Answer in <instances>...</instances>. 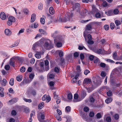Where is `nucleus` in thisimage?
Segmentation results:
<instances>
[{
	"label": "nucleus",
	"instance_id": "1",
	"mask_svg": "<svg viewBox=\"0 0 122 122\" xmlns=\"http://www.w3.org/2000/svg\"><path fill=\"white\" fill-rule=\"evenodd\" d=\"M44 46L46 50H49L53 47V45L51 43H49L48 41H46L45 42Z\"/></svg>",
	"mask_w": 122,
	"mask_h": 122
},
{
	"label": "nucleus",
	"instance_id": "2",
	"mask_svg": "<svg viewBox=\"0 0 122 122\" xmlns=\"http://www.w3.org/2000/svg\"><path fill=\"white\" fill-rule=\"evenodd\" d=\"M77 11L81 15L83 16L86 15V13L87 12V10L86 9H84V10H82V8L80 9H79Z\"/></svg>",
	"mask_w": 122,
	"mask_h": 122
},
{
	"label": "nucleus",
	"instance_id": "3",
	"mask_svg": "<svg viewBox=\"0 0 122 122\" xmlns=\"http://www.w3.org/2000/svg\"><path fill=\"white\" fill-rule=\"evenodd\" d=\"M87 38L88 40L87 41V43L90 45H92L93 44L94 42L92 40V38L91 35L89 34L87 36Z\"/></svg>",
	"mask_w": 122,
	"mask_h": 122
},
{
	"label": "nucleus",
	"instance_id": "4",
	"mask_svg": "<svg viewBox=\"0 0 122 122\" xmlns=\"http://www.w3.org/2000/svg\"><path fill=\"white\" fill-rule=\"evenodd\" d=\"M79 75L78 74H77L75 76V77L73 78L72 80V83H75L77 82V81L79 80L78 77Z\"/></svg>",
	"mask_w": 122,
	"mask_h": 122
},
{
	"label": "nucleus",
	"instance_id": "5",
	"mask_svg": "<svg viewBox=\"0 0 122 122\" xmlns=\"http://www.w3.org/2000/svg\"><path fill=\"white\" fill-rule=\"evenodd\" d=\"M45 116L44 114H41L40 116L38 115L37 116V118L39 120L40 122H43L42 120L44 119Z\"/></svg>",
	"mask_w": 122,
	"mask_h": 122
},
{
	"label": "nucleus",
	"instance_id": "6",
	"mask_svg": "<svg viewBox=\"0 0 122 122\" xmlns=\"http://www.w3.org/2000/svg\"><path fill=\"white\" fill-rule=\"evenodd\" d=\"M0 17L1 19L3 20H5L7 17L5 13L3 12L0 13Z\"/></svg>",
	"mask_w": 122,
	"mask_h": 122
},
{
	"label": "nucleus",
	"instance_id": "7",
	"mask_svg": "<svg viewBox=\"0 0 122 122\" xmlns=\"http://www.w3.org/2000/svg\"><path fill=\"white\" fill-rule=\"evenodd\" d=\"M91 81V79L88 78H85L84 81L83 83L84 84H90Z\"/></svg>",
	"mask_w": 122,
	"mask_h": 122
},
{
	"label": "nucleus",
	"instance_id": "8",
	"mask_svg": "<svg viewBox=\"0 0 122 122\" xmlns=\"http://www.w3.org/2000/svg\"><path fill=\"white\" fill-rule=\"evenodd\" d=\"M5 34L7 36H10L11 34V32L10 30L8 29H5L4 31Z\"/></svg>",
	"mask_w": 122,
	"mask_h": 122
},
{
	"label": "nucleus",
	"instance_id": "9",
	"mask_svg": "<svg viewBox=\"0 0 122 122\" xmlns=\"http://www.w3.org/2000/svg\"><path fill=\"white\" fill-rule=\"evenodd\" d=\"M112 57L113 59L116 60H119V59L118 57L117 53L116 52H115L113 53Z\"/></svg>",
	"mask_w": 122,
	"mask_h": 122
},
{
	"label": "nucleus",
	"instance_id": "10",
	"mask_svg": "<svg viewBox=\"0 0 122 122\" xmlns=\"http://www.w3.org/2000/svg\"><path fill=\"white\" fill-rule=\"evenodd\" d=\"M6 81L5 79H4L3 80L0 81V84L2 86H4L6 85Z\"/></svg>",
	"mask_w": 122,
	"mask_h": 122
},
{
	"label": "nucleus",
	"instance_id": "11",
	"mask_svg": "<svg viewBox=\"0 0 122 122\" xmlns=\"http://www.w3.org/2000/svg\"><path fill=\"white\" fill-rule=\"evenodd\" d=\"M36 19V15L34 14H33L31 15L30 22L33 23L35 20Z\"/></svg>",
	"mask_w": 122,
	"mask_h": 122
},
{
	"label": "nucleus",
	"instance_id": "12",
	"mask_svg": "<svg viewBox=\"0 0 122 122\" xmlns=\"http://www.w3.org/2000/svg\"><path fill=\"white\" fill-rule=\"evenodd\" d=\"M92 25L90 23L89 24L86 25V29L87 30H90L92 29Z\"/></svg>",
	"mask_w": 122,
	"mask_h": 122
},
{
	"label": "nucleus",
	"instance_id": "13",
	"mask_svg": "<svg viewBox=\"0 0 122 122\" xmlns=\"http://www.w3.org/2000/svg\"><path fill=\"white\" fill-rule=\"evenodd\" d=\"M78 95L77 94H75L74 96V99L73 100V102H78L80 101V100H78Z\"/></svg>",
	"mask_w": 122,
	"mask_h": 122
},
{
	"label": "nucleus",
	"instance_id": "14",
	"mask_svg": "<svg viewBox=\"0 0 122 122\" xmlns=\"http://www.w3.org/2000/svg\"><path fill=\"white\" fill-rule=\"evenodd\" d=\"M8 20H9L12 23L15 22V18L12 16H9L8 18Z\"/></svg>",
	"mask_w": 122,
	"mask_h": 122
},
{
	"label": "nucleus",
	"instance_id": "15",
	"mask_svg": "<svg viewBox=\"0 0 122 122\" xmlns=\"http://www.w3.org/2000/svg\"><path fill=\"white\" fill-rule=\"evenodd\" d=\"M40 46V43H39V42H38V41H37L33 45V50H35V48L37 47Z\"/></svg>",
	"mask_w": 122,
	"mask_h": 122
},
{
	"label": "nucleus",
	"instance_id": "16",
	"mask_svg": "<svg viewBox=\"0 0 122 122\" xmlns=\"http://www.w3.org/2000/svg\"><path fill=\"white\" fill-rule=\"evenodd\" d=\"M14 57H13L10 59V61L9 64L10 65H11L13 67L15 66V65L14 63V62L13 60L14 59Z\"/></svg>",
	"mask_w": 122,
	"mask_h": 122
},
{
	"label": "nucleus",
	"instance_id": "17",
	"mask_svg": "<svg viewBox=\"0 0 122 122\" xmlns=\"http://www.w3.org/2000/svg\"><path fill=\"white\" fill-rule=\"evenodd\" d=\"M49 11L51 15H53L54 13V11L52 7H50L49 9Z\"/></svg>",
	"mask_w": 122,
	"mask_h": 122
},
{
	"label": "nucleus",
	"instance_id": "18",
	"mask_svg": "<svg viewBox=\"0 0 122 122\" xmlns=\"http://www.w3.org/2000/svg\"><path fill=\"white\" fill-rule=\"evenodd\" d=\"M59 20L63 22H66L67 21L69 20L68 19H67V18H66V17H65L64 18H60L59 19Z\"/></svg>",
	"mask_w": 122,
	"mask_h": 122
},
{
	"label": "nucleus",
	"instance_id": "19",
	"mask_svg": "<svg viewBox=\"0 0 122 122\" xmlns=\"http://www.w3.org/2000/svg\"><path fill=\"white\" fill-rule=\"evenodd\" d=\"M44 106V103L43 102H42L39 104L38 106L39 109H41Z\"/></svg>",
	"mask_w": 122,
	"mask_h": 122
},
{
	"label": "nucleus",
	"instance_id": "20",
	"mask_svg": "<svg viewBox=\"0 0 122 122\" xmlns=\"http://www.w3.org/2000/svg\"><path fill=\"white\" fill-rule=\"evenodd\" d=\"M44 41L45 40L44 39L41 38L39 41H38V42H39L40 45L41 46L43 44V43L45 42Z\"/></svg>",
	"mask_w": 122,
	"mask_h": 122
},
{
	"label": "nucleus",
	"instance_id": "21",
	"mask_svg": "<svg viewBox=\"0 0 122 122\" xmlns=\"http://www.w3.org/2000/svg\"><path fill=\"white\" fill-rule=\"evenodd\" d=\"M112 100V99L111 98H108L105 100V102L106 103L108 104L111 102Z\"/></svg>",
	"mask_w": 122,
	"mask_h": 122
},
{
	"label": "nucleus",
	"instance_id": "22",
	"mask_svg": "<svg viewBox=\"0 0 122 122\" xmlns=\"http://www.w3.org/2000/svg\"><path fill=\"white\" fill-rule=\"evenodd\" d=\"M48 76H49V78L50 79H53L55 77V75L54 74L50 73L48 74Z\"/></svg>",
	"mask_w": 122,
	"mask_h": 122
},
{
	"label": "nucleus",
	"instance_id": "23",
	"mask_svg": "<svg viewBox=\"0 0 122 122\" xmlns=\"http://www.w3.org/2000/svg\"><path fill=\"white\" fill-rule=\"evenodd\" d=\"M39 32L42 34L43 35H46L47 34V33L46 31L42 29H39Z\"/></svg>",
	"mask_w": 122,
	"mask_h": 122
},
{
	"label": "nucleus",
	"instance_id": "24",
	"mask_svg": "<svg viewBox=\"0 0 122 122\" xmlns=\"http://www.w3.org/2000/svg\"><path fill=\"white\" fill-rule=\"evenodd\" d=\"M58 52H59V55L60 57H62L64 56L63 52L60 50H58Z\"/></svg>",
	"mask_w": 122,
	"mask_h": 122
},
{
	"label": "nucleus",
	"instance_id": "25",
	"mask_svg": "<svg viewBox=\"0 0 122 122\" xmlns=\"http://www.w3.org/2000/svg\"><path fill=\"white\" fill-rule=\"evenodd\" d=\"M16 78L17 80L18 81H20L22 79V76L21 75L18 76L16 77Z\"/></svg>",
	"mask_w": 122,
	"mask_h": 122
},
{
	"label": "nucleus",
	"instance_id": "26",
	"mask_svg": "<svg viewBox=\"0 0 122 122\" xmlns=\"http://www.w3.org/2000/svg\"><path fill=\"white\" fill-rule=\"evenodd\" d=\"M68 15V19L69 20H71L72 17L73 16V14L72 13H71L69 14Z\"/></svg>",
	"mask_w": 122,
	"mask_h": 122
},
{
	"label": "nucleus",
	"instance_id": "27",
	"mask_svg": "<svg viewBox=\"0 0 122 122\" xmlns=\"http://www.w3.org/2000/svg\"><path fill=\"white\" fill-rule=\"evenodd\" d=\"M14 79L13 78H11L9 84L10 85L12 86L14 85Z\"/></svg>",
	"mask_w": 122,
	"mask_h": 122
},
{
	"label": "nucleus",
	"instance_id": "28",
	"mask_svg": "<svg viewBox=\"0 0 122 122\" xmlns=\"http://www.w3.org/2000/svg\"><path fill=\"white\" fill-rule=\"evenodd\" d=\"M94 62L96 64H99L100 61L98 58H97L94 60Z\"/></svg>",
	"mask_w": 122,
	"mask_h": 122
},
{
	"label": "nucleus",
	"instance_id": "29",
	"mask_svg": "<svg viewBox=\"0 0 122 122\" xmlns=\"http://www.w3.org/2000/svg\"><path fill=\"white\" fill-rule=\"evenodd\" d=\"M95 101V99L93 97H91L89 99V101L91 103H94Z\"/></svg>",
	"mask_w": 122,
	"mask_h": 122
},
{
	"label": "nucleus",
	"instance_id": "30",
	"mask_svg": "<svg viewBox=\"0 0 122 122\" xmlns=\"http://www.w3.org/2000/svg\"><path fill=\"white\" fill-rule=\"evenodd\" d=\"M25 70L26 69L25 67L23 66L20 68V71L21 72H24L25 71Z\"/></svg>",
	"mask_w": 122,
	"mask_h": 122
},
{
	"label": "nucleus",
	"instance_id": "31",
	"mask_svg": "<svg viewBox=\"0 0 122 122\" xmlns=\"http://www.w3.org/2000/svg\"><path fill=\"white\" fill-rule=\"evenodd\" d=\"M43 69L44 71H47L49 70V66H45Z\"/></svg>",
	"mask_w": 122,
	"mask_h": 122
},
{
	"label": "nucleus",
	"instance_id": "32",
	"mask_svg": "<svg viewBox=\"0 0 122 122\" xmlns=\"http://www.w3.org/2000/svg\"><path fill=\"white\" fill-rule=\"evenodd\" d=\"M115 22L117 26H118V25L121 24V23L120 21L118 20H116L115 21Z\"/></svg>",
	"mask_w": 122,
	"mask_h": 122
},
{
	"label": "nucleus",
	"instance_id": "33",
	"mask_svg": "<svg viewBox=\"0 0 122 122\" xmlns=\"http://www.w3.org/2000/svg\"><path fill=\"white\" fill-rule=\"evenodd\" d=\"M69 100L72 99V95L71 93H69L68 94L67 96Z\"/></svg>",
	"mask_w": 122,
	"mask_h": 122
},
{
	"label": "nucleus",
	"instance_id": "34",
	"mask_svg": "<svg viewBox=\"0 0 122 122\" xmlns=\"http://www.w3.org/2000/svg\"><path fill=\"white\" fill-rule=\"evenodd\" d=\"M79 52H75L74 54V56L75 58H76L78 57L79 55Z\"/></svg>",
	"mask_w": 122,
	"mask_h": 122
},
{
	"label": "nucleus",
	"instance_id": "35",
	"mask_svg": "<svg viewBox=\"0 0 122 122\" xmlns=\"http://www.w3.org/2000/svg\"><path fill=\"white\" fill-rule=\"evenodd\" d=\"M64 61V59L62 58H60V63L59 64L60 65H62V64L63 63Z\"/></svg>",
	"mask_w": 122,
	"mask_h": 122
},
{
	"label": "nucleus",
	"instance_id": "36",
	"mask_svg": "<svg viewBox=\"0 0 122 122\" xmlns=\"http://www.w3.org/2000/svg\"><path fill=\"white\" fill-rule=\"evenodd\" d=\"M23 99L26 102L30 103L32 102V100L30 99H27L25 98H24Z\"/></svg>",
	"mask_w": 122,
	"mask_h": 122
},
{
	"label": "nucleus",
	"instance_id": "37",
	"mask_svg": "<svg viewBox=\"0 0 122 122\" xmlns=\"http://www.w3.org/2000/svg\"><path fill=\"white\" fill-rule=\"evenodd\" d=\"M102 5L103 7H106L108 5L106 1H103Z\"/></svg>",
	"mask_w": 122,
	"mask_h": 122
},
{
	"label": "nucleus",
	"instance_id": "38",
	"mask_svg": "<svg viewBox=\"0 0 122 122\" xmlns=\"http://www.w3.org/2000/svg\"><path fill=\"white\" fill-rule=\"evenodd\" d=\"M56 45L58 47H61L62 46V43L60 42H58L57 43Z\"/></svg>",
	"mask_w": 122,
	"mask_h": 122
},
{
	"label": "nucleus",
	"instance_id": "39",
	"mask_svg": "<svg viewBox=\"0 0 122 122\" xmlns=\"http://www.w3.org/2000/svg\"><path fill=\"white\" fill-rule=\"evenodd\" d=\"M119 11L118 9H115L113 11V12L114 14L115 15L117 14H118Z\"/></svg>",
	"mask_w": 122,
	"mask_h": 122
},
{
	"label": "nucleus",
	"instance_id": "40",
	"mask_svg": "<svg viewBox=\"0 0 122 122\" xmlns=\"http://www.w3.org/2000/svg\"><path fill=\"white\" fill-rule=\"evenodd\" d=\"M96 17L97 18H100L101 17V15L99 12H97L96 13L95 15Z\"/></svg>",
	"mask_w": 122,
	"mask_h": 122
},
{
	"label": "nucleus",
	"instance_id": "41",
	"mask_svg": "<svg viewBox=\"0 0 122 122\" xmlns=\"http://www.w3.org/2000/svg\"><path fill=\"white\" fill-rule=\"evenodd\" d=\"M110 28L111 29H113L115 27V25L113 23H111L110 25Z\"/></svg>",
	"mask_w": 122,
	"mask_h": 122
},
{
	"label": "nucleus",
	"instance_id": "42",
	"mask_svg": "<svg viewBox=\"0 0 122 122\" xmlns=\"http://www.w3.org/2000/svg\"><path fill=\"white\" fill-rule=\"evenodd\" d=\"M100 66L104 68L106 66V64L104 63L101 62L100 64Z\"/></svg>",
	"mask_w": 122,
	"mask_h": 122
},
{
	"label": "nucleus",
	"instance_id": "43",
	"mask_svg": "<svg viewBox=\"0 0 122 122\" xmlns=\"http://www.w3.org/2000/svg\"><path fill=\"white\" fill-rule=\"evenodd\" d=\"M83 110L85 112H87L89 111V108L88 107H85L84 108Z\"/></svg>",
	"mask_w": 122,
	"mask_h": 122
},
{
	"label": "nucleus",
	"instance_id": "44",
	"mask_svg": "<svg viewBox=\"0 0 122 122\" xmlns=\"http://www.w3.org/2000/svg\"><path fill=\"white\" fill-rule=\"evenodd\" d=\"M40 22L42 24H44L45 22V21L44 19L43 18H41Z\"/></svg>",
	"mask_w": 122,
	"mask_h": 122
},
{
	"label": "nucleus",
	"instance_id": "45",
	"mask_svg": "<svg viewBox=\"0 0 122 122\" xmlns=\"http://www.w3.org/2000/svg\"><path fill=\"white\" fill-rule=\"evenodd\" d=\"M24 29H22L20 30L19 33H18V35H19L21 33H22L24 32Z\"/></svg>",
	"mask_w": 122,
	"mask_h": 122
},
{
	"label": "nucleus",
	"instance_id": "46",
	"mask_svg": "<svg viewBox=\"0 0 122 122\" xmlns=\"http://www.w3.org/2000/svg\"><path fill=\"white\" fill-rule=\"evenodd\" d=\"M104 28L105 30H108L109 28V26L107 25H105L104 26Z\"/></svg>",
	"mask_w": 122,
	"mask_h": 122
},
{
	"label": "nucleus",
	"instance_id": "47",
	"mask_svg": "<svg viewBox=\"0 0 122 122\" xmlns=\"http://www.w3.org/2000/svg\"><path fill=\"white\" fill-rule=\"evenodd\" d=\"M65 109L67 112H69L70 111L71 107L69 106H67L66 107Z\"/></svg>",
	"mask_w": 122,
	"mask_h": 122
},
{
	"label": "nucleus",
	"instance_id": "48",
	"mask_svg": "<svg viewBox=\"0 0 122 122\" xmlns=\"http://www.w3.org/2000/svg\"><path fill=\"white\" fill-rule=\"evenodd\" d=\"M23 12L26 15H27L28 13V9H24Z\"/></svg>",
	"mask_w": 122,
	"mask_h": 122
},
{
	"label": "nucleus",
	"instance_id": "49",
	"mask_svg": "<svg viewBox=\"0 0 122 122\" xmlns=\"http://www.w3.org/2000/svg\"><path fill=\"white\" fill-rule=\"evenodd\" d=\"M43 8V4L41 3H40L39 5L38 8L40 10H41Z\"/></svg>",
	"mask_w": 122,
	"mask_h": 122
},
{
	"label": "nucleus",
	"instance_id": "50",
	"mask_svg": "<svg viewBox=\"0 0 122 122\" xmlns=\"http://www.w3.org/2000/svg\"><path fill=\"white\" fill-rule=\"evenodd\" d=\"M106 120L108 122H110L111 120V118L110 117H107Z\"/></svg>",
	"mask_w": 122,
	"mask_h": 122
},
{
	"label": "nucleus",
	"instance_id": "51",
	"mask_svg": "<svg viewBox=\"0 0 122 122\" xmlns=\"http://www.w3.org/2000/svg\"><path fill=\"white\" fill-rule=\"evenodd\" d=\"M94 115V113L93 112H91L89 113V116L91 117H93Z\"/></svg>",
	"mask_w": 122,
	"mask_h": 122
},
{
	"label": "nucleus",
	"instance_id": "52",
	"mask_svg": "<svg viewBox=\"0 0 122 122\" xmlns=\"http://www.w3.org/2000/svg\"><path fill=\"white\" fill-rule=\"evenodd\" d=\"M10 68V67L9 65H6L5 66V69L7 70H9Z\"/></svg>",
	"mask_w": 122,
	"mask_h": 122
},
{
	"label": "nucleus",
	"instance_id": "53",
	"mask_svg": "<svg viewBox=\"0 0 122 122\" xmlns=\"http://www.w3.org/2000/svg\"><path fill=\"white\" fill-rule=\"evenodd\" d=\"M106 61L107 62H109L110 63H114L115 62L113 60L109 59H107L106 60Z\"/></svg>",
	"mask_w": 122,
	"mask_h": 122
},
{
	"label": "nucleus",
	"instance_id": "54",
	"mask_svg": "<svg viewBox=\"0 0 122 122\" xmlns=\"http://www.w3.org/2000/svg\"><path fill=\"white\" fill-rule=\"evenodd\" d=\"M17 113L15 110H13L11 112V114L15 116L16 114Z\"/></svg>",
	"mask_w": 122,
	"mask_h": 122
},
{
	"label": "nucleus",
	"instance_id": "55",
	"mask_svg": "<svg viewBox=\"0 0 122 122\" xmlns=\"http://www.w3.org/2000/svg\"><path fill=\"white\" fill-rule=\"evenodd\" d=\"M35 56L37 58H40L41 57V55L39 54H35Z\"/></svg>",
	"mask_w": 122,
	"mask_h": 122
},
{
	"label": "nucleus",
	"instance_id": "56",
	"mask_svg": "<svg viewBox=\"0 0 122 122\" xmlns=\"http://www.w3.org/2000/svg\"><path fill=\"white\" fill-rule=\"evenodd\" d=\"M101 76L102 77H105L106 76V73L104 71H102L101 73Z\"/></svg>",
	"mask_w": 122,
	"mask_h": 122
},
{
	"label": "nucleus",
	"instance_id": "57",
	"mask_svg": "<svg viewBox=\"0 0 122 122\" xmlns=\"http://www.w3.org/2000/svg\"><path fill=\"white\" fill-rule=\"evenodd\" d=\"M24 112L26 113H28L29 112V110L27 107H26L24 108Z\"/></svg>",
	"mask_w": 122,
	"mask_h": 122
},
{
	"label": "nucleus",
	"instance_id": "58",
	"mask_svg": "<svg viewBox=\"0 0 122 122\" xmlns=\"http://www.w3.org/2000/svg\"><path fill=\"white\" fill-rule=\"evenodd\" d=\"M80 59L81 60H82L84 59V55L82 53H81L80 54Z\"/></svg>",
	"mask_w": 122,
	"mask_h": 122
},
{
	"label": "nucleus",
	"instance_id": "59",
	"mask_svg": "<svg viewBox=\"0 0 122 122\" xmlns=\"http://www.w3.org/2000/svg\"><path fill=\"white\" fill-rule=\"evenodd\" d=\"M114 118L115 119L117 120L118 119L119 116L117 114H116L114 116Z\"/></svg>",
	"mask_w": 122,
	"mask_h": 122
},
{
	"label": "nucleus",
	"instance_id": "60",
	"mask_svg": "<svg viewBox=\"0 0 122 122\" xmlns=\"http://www.w3.org/2000/svg\"><path fill=\"white\" fill-rule=\"evenodd\" d=\"M94 58V56L92 55H90L89 56V59L91 61H92L93 60V59Z\"/></svg>",
	"mask_w": 122,
	"mask_h": 122
},
{
	"label": "nucleus",
	"instance_id": "61",
	"mask_svg": "<svg viewBox=\"0 0 122 122\" xmlns=\"http://www.w3.org/2000/svg\"><path fill=\"white\" fill-rule=\"evenodd\" d=\"M96 116L97 118H100L102 117L101 114L100 113H97L96 115Z\"/></svg>",
	"mask_w": 122,
	"mask_h": 122
},
{
	"label": "nucleus",
	"instance_id": "62",
	"mask_svg": "<svg viewBox=\"0 0 122 122\" xmlns=\"http://www.w3.org/2000/svg\"><path fill=\"white\" fill-rule=\"evenodd\" d=\"M57 119L59 121H61V117L59 115H58L56 116Z\"/></svg>",
	"mask_w": 122,
	"mask_h": 122
},
{
	"label": "nucleus",
	"instance_id": "63",
	"mask_svg": "<svg viewBox=\"0 0 122 122\" xmlns=\"http://www.w3.org/2000/svg\"><path fill=\"white\" fill-rule=\"evenodd\" d=\"M90 72V71L88 70H85L84 72V74L85 75H86L88 73Z\"/></svg>",
	"mask_w": 122,
	"mask_h": 122
},
{
	"label": "nucleus",
	"instance_id": "64",
	"mask_svg": "<svg viewBox=\"0 0 122 122\" xmlns=\"http://www.w3.org/2000/svg\"><path fill=\"white\" fill-rule=\"evenodd\" d=\"M107 95L109 96H111L112 94V92L111 91H109L107 92Z\"/></svg>",
	"mask_w": 122,
	"mask_h": 122
}]
</instances>
